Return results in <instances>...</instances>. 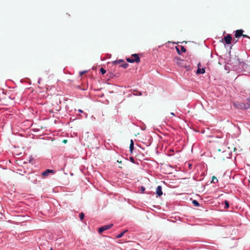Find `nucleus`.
Segmentation results:
<instances>
[{"instance_id": "nucleus-1", "label": "nucleus", "mask_w": 250, "mask_h": 250, "mask_svg": "<svg viewBox=\"0 0 250 250\" xmlns=\"http://www.w3.org/2000/svg\"><path fill=\"white\" fill-rule=\"evenodd\" d=\"M132 57H134V59H131V58H127L126 61L127 62L130 63H133L134 62H136L137 63H138L140 62V58L138 56V54H134L132 55Z\"/></svg>"}, {"instance_id": "nucleus-2", "label": "nucleus", "mask_w": 250, "mask_h": 250, "mask_svg": "<svg viewBox=\"0 0 250 250\" xmlns=\"http://www.w3.org/2000/svg\"><path fill=\"white\" fill-rule=\"evenodd\" d=\"M112 224L104 225V226H102L100 227L98 229V232L99 233H102L103 232H104V230H107L109 229H110L113 226Z\"/></svg>"}, {"instance_id": "nucleus-3", "label": "nucleus", "mask_w": 250, "mask_h": 250, "mask_svg": "<svg viewBox=\"0 0 250 250\" xmlns=\"http://www.w3.org/2000/svg\"><path fill=\"white\" fill-rule=\"evenodd\" d=\"M231 40H232L231 36L229 34H228L224 38V40L226 44H230L231 43Z\"/></svg>"}, {"instance_id": "nucleus-4", "label": "nucleus", "mask_w": 250, "mask_h": 250, "mask_svg": "<svg viewBox=\"0 0 250 250\" xmlns=\"http://www.w3.org/2000/svg\"><path fill=\"white\" fill-rule=\"evenodd\" d=\"M176 50L179 54H181V52H185L186 51V48L182 45L176 47Z\"/></svg>"}, {"instance_id": "nucleus-5", "label": "nucleus", "mask_w": 250, "mask_h": 250, "mask_svg": "<svg viewBox=\"0 0 250 250\" xmlns=\"http://www.w3.org/2000/svg\"><path fill=\"white\" fill-rule=\"evenodd\" d=\"M50 173H54L55 171L53 170L47 169L42 173V175L45 177L48 176Z\"/></svg>"}, {"instance_id": "nucleus-6", "label": "nucleus", "mask_w": 250, "mask_h": 250, "mask_svg": "<svg viewBox=\"0 0 250 250\" xmlns=\"http://www.w3.org/2000/svg\"><path fill=\"white\" fill-rule=\"evenodd\" d=\"M156 193L158 196H160L163 194V191L162 190L161 186H159L157 187L156 190Z\"/></svg>"}, {"instance_id": "nucleus-7", "label": "nucleus", "mask_w": 250, "mask_h": 250, "mask_svg": "<svg viewBox=\"0 0 250 250\" xmlns=\"http://www.w3.org/2000/svg\"><path fill=\"white\" fill-rule=\"evenodd\" d=\"M200 65H201L200 63L198 64V69H197V71H196V73L197 74H204L205 72V68H203L201 69L199 67Z\"/></svg>"}, {"instance_id": "nucleus-8", "label": "nucleus", "mask_w": 250, "mask_h": 250, "mask_svg": "<svg viewBox=\"0 0 250 250\" xmlns=\"http://www.w3.org/2000/svg\"><path fill=\"white\" fill-rule=\"evenodd\" d=\"M243 30L242 29L237 30L235 31V37L236 38H239L243 35Z\"/></svg>"}, {"instance_id": "nucleus-9", "label": "nucleus", "mask_w": 250, "mask_h": 250, "mask_svg": "<svg viewBox=\"0 0 250 250\" xmlns=\"http://www.w3.org/2000/svg\"><path fill=\"white\" fill-rule=\"evenodd\" d=\"M233 104L236 107L238 108H242L244 106V104L242 103H234Z\"/></svg>"}, {"instance_id": "nucleus-10", "label": "nucleus", "mask_w": 250, "mask_h": 250, "mask_svg": "<svg viewBox=\"0 0 250 250\" xmlns=\"http://www.w3.org/2000/svg\"><path fill=\"white\" fill-rule=\"evenodd\" d=\"M134 148V143L132 140L130 141V144L129 146L130 151L132 153Z\"/></svg>"}, {"instance_id": "nucleus-11", "label": "nucleus", "mask_w": 250, "mask_h": 250, "mask_svg": "<svg viewBox=\"0 0 250 250\" xmlns=\"http://www.w3.org/2000/svg\"><path fill=\"white\" fill-rule=\"evenodd\" d=\"M124 61L122 59H121V60H116L115 61H114L112 62V63L114 64H118V63H120L121 62H124Z\"/></svg>"}, {"instance_id": "nucleus-12", "label": "nucleus", "mask_w": 250, "mask_h": 250, "mask_svg": "<svg viewBox=\"0 0 250 250\" xmlns=\"http://www.w3.org/2000/svg\"><path fill=\"white\" fill-rule=\"evenodd\" d=\"M217 182H218V179L216 178V177H215V176H213L212 177V180H211V183L215 184Z\"/></svg>"}, {"instance_id": "nucleus-13", "label": "nucleus", "mask_w": 250, "mask_h": 250, "mask_svg": "<svg viewBox=\"0 0 250 250\" xmlns=\"http://www.w3.org/2000/svg\"><path fill=\"white\" fill-rule=\"evenodd\" d=\"M126 231H127V230L121 232L120 234H119L118 235H117L116 238H121L124 235Z\"/></svg>"}, {"instance_id": "nucleus-14", "label": "nucleus", "mask_w": 250, "mask_h": 250, "mask_svg": "<svg viewBox=\"0 0 250 250\" xmlns=\"http://www.w3.org/2000/svg\"><path fill=\"white\" fill-rule=\"evenodd\" d=\"M192 204L195 207H199L200 206V204H199V202L195 200H194L192 201Z\"/></svg>"}, {"instance_id": "nucleus-15", "label": "nucleus", "mask_w": 250, "mask_h": 250, "mask_svg": "<svg viewBox=\"0 0 250 250\" xmlns=\"http://www.w3.org/2000/svg\"><path fill=\"white\" fill-rule=\"evenodd\" d=\"M224 203H225V208H226V209L228 208H229V201H228L227 200H225L224 201Z\"/></svg>"}, {"instance_id": "nucleus-16", "label": "nucleus", "mask_w": 250, "mask_h": 250, "mask_svg": "<svg viewBox=\"0 0 250 250\" xmlns=\"http://www.w3.org/2000/svg\"><path fill=\"white\" fill-rule=\"evenodd\" d=\"M120 66L123 67L124 68H126L128 66V64L127 63H124Z\"/></svg>"}, {"instance_id": "nucleus-17", "label": "nucleus", "mask_w": 250, "mask_h": 250, "mask_svg": "<svg viewBox=\"0 0 250 250\" xmlns=\"http://www.w3.org/2000/svg\"><path fill=\"white\" fill-rule=\"evenodd\" d=\"M79 217H80V218L81 220H82L83 219L84 217V213L83 212H81L80 214Z\"/></svg>"}, {"instance_id": "nucleus-18", "label": "nucleus", "mask_w": 250, "mask_h": 250, "mask_svg": "<svg viewBox=\"0 0 250 250\" xmlns=\"http://www.w3.org/2000/svg\"><path fill=\"white\" fill-rule=\"evenodd\" d=\"M100 72L102 74H104L105 73H106V70L103 68H101L100 69Z\"/></svg>"}, {"instance_id": "nucleus-19", "label": "nucleus", "mask_w": 250, "mask_h": 250, "mask_svg": "<svg viewBox=\"0 0 250 250\" xmlns=\"http://www.w3.org/2000/svg\"><path fill=\"white\" fill-rule=\"evenodd\" d=\"M140 190L142 193H143L145 190V188L143 186H141L140 188Z\"/></svg>"}, {"instance_id": "nucleus-20", "label": "nucleus", "mask_w": 250, "mask_h": 250, "mask_svg": "<svg viewBox=\"0 0 250 250\" xmlns=\"http://www.w3.org/2000/svg\"><path fill=\"white\" fill-rule=\"evenodd\" d=\"M86 72L85 71H81L80 72V76H82Z\"/></svg>"}, {"instance_id": "nucleus-21", "label": "nucleus", "mask_w": 250, "mask_h": 250, "mask_svg": "<svg viewBox=\"0 0 250 250\" xmlns=\"http://www.w3.org/2000/svg\"><path fill=\"white\" fill-rule=\"evenodd\" d=\"M130 159L132 162L134 163V159L132 157H130Z\"/></svg>"}, {"instance_id": "nucleus-22", "label": "nucleus", "mask_w": 250, "mask_h": 250, "mask_svg": "<svg viewBox=\"0 0 250 250\" xmlns=\"http://www.w3.org/2000/svg\"><path fill=\"white\" fill-rule=\"evenodd\" d=\"M67 142V140H63L62 141V143H63L64 144H66Z\"/></svg>"}, {"instance_id": "nucleus-23", "label": "nucleus", "mask_w": 250, "mask_h": 250, "mask_svg": "<svg viewBox=\"0 0 250 250\" xmlns=\"http://www.w3.org/2000/svg\"><path fill=\"white\" fill-rule=\"evenodd\" d=\"M78 111H79V112H81V113H82V112H83V111H82L81 109H79V110H78Z\"/></svg>"}, {"instance_id": "nucleus-24", "label": "nucleus", "mask_w": 250, "mask_h": 250, "mask_svg": "<svg viewBox=\"0 0 250 250\" xmlns=\"http://www.w3.org/2000/svg\"><path fill=\"white\" fill-rule=\"evenodd\" d=\"M243 37H248V36L247 35H242Z\"/></svg>"}, {"instance_id": "nucleus-25", "label": "nucleus", "mask_w": 250, "mask_h": 250, "mask_svg": "<svg viewBox=\"0 0 250 250\" xmlns=\"http://www.w3.org/2000/svg\"><path fill=\"white\" fill-rule=\"evenodd\" d=\"M170 114H171L172 115H173V116L174 115V114L172 112L170 113Z\"/></svg>"}, {"instance_id": "nucleus-26", "label": "nucleus", "mask_w": 250, "mask_h": 250, "mask_svg": "<svg viewBox=\"0 0 250 250\" xmlns=\"http://www.w3.org/2000/svg\"><path fill=\"white\" fill-rule=\"evenodd\" d=\"M118 162L121 163V161L119 162V161H117Z\"/></svg>"}, {"instance_id": "nucleus-27", "label": "nucleus", "mask_w": 250, "mask_h": 250, "mask_svg": "<svg viewBox=\"0 0 250 250\" xmlns=\"http://www.w3.org/2000/svg\"><path fill=\"white\" fill-rule=\"evenodd\" d=\"M50 250H53V249L52 248H51V249Z\"/></svg>"}]
</instances>
